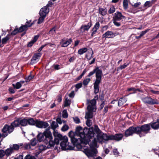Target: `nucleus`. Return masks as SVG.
Returning <instances> with one entry per match:
<instances>
[{
	"mask_svg": "<svg viewBox=\"0 0 159 159\" xmlns=\"http://www.w3.org/2000/svg\"><path fill=\"white\" fill-rule=\"evenodd\" d=\"M75 133L77 135L74 134L73 135L79 137V139L82 140V142H85L86 144H89L91 146L97 145L96 139L92 138L94 136L93 127L85 128L83 130L81 127L78 126L76 127Z\"/></svg>",
	"mask_w": 159,
	"mask_h": 159,
	"instance_id": "nucleus-1",
	"label": "nucleus"
},
{
	"mask_svg": "<svg viewBox=\"0 0 159 159\" xmlns=\"http://www.w3.org/2000/svg\"><path fill=\"white\" fill-rule=\"evenodd\" d=\"M69 136L70 138L71 143H68L67 145L66 150H80L84 152V149L87 148L85 146L87 145L86 142H82V140L79 139V137L73 136L74 133L70 131L69 133Z\"/></svg>",
	"mask_w": 159,
	"mask_h": 159,
	"instance_id": "nucleus-2",
	"label": "nucleus"
},
{
	"mask_svg": "<svg viewBox=\"0 0 159 159\" xmlns=\"http://www.w3.org/2000/svg\"><path fill=\"white\" fill-rule=\"evenodd\" d=\"M109 135H107L105 134H103L102 133L98 134L97 135V140L96 138V140L97 141V145L95 146H91L89 144L90 148H84V152L89 157H92L96 156L97 153V150L95 147L97 146V142H98L100 143H102L104 141H108L109 140ZM94 137H92V138L94 139Z\"/></svg>",
	"mask_w": 159,
	"mask_h": 159,
	"instance_id": "nucleus-3",
	"label": "nucleus"
},
{
	"mask_svg": "<svg viewBox=\"0 0 159 159\" xmlns=\"http://www.w3.org/2000/svg\"><path fill=\"white\" fill-rule=\"evenodd\" d=\"M52 136L49 128H47L43 133H39L37 136V139L39 142L43 141L45 144H47L51 141Z\"/></svg>",
	"mask_w": 159,
	"mask_h": 159,
	"instance_id": "nucleus-4",
	"label": "nucleus"
},
{
	"mask_svg": "<svg viewBox=\"0 0 159 159\" xmlns=\"http://www.w3.org/2000/svg\"><path fill=\"white\" fill-rule=\"evenodd\" d=\"M27 119L21 118H16V120L12 122L10 125L9 126L10 129L9 130L10 132H12L15 128L19 126V125L22 126H26L28 125Z\"/></svg>",
	"mask_w": 159,
	"mask_h": 159,
	"instance_id": "nucleus-5",
	"label": "nucleus"
},
{
	"mask_svg": "<svg viewBox=\"0 0 159 159\" xmlns=\"http://www.w3.org/2000/svg\"><path fill=\"white\" fill-rule=\"evenodd\" d=\"M136 129L138 131V134L141 137L149 132L150 129V124L144 125L141 127H137Z\"/></svg>",
	"mask_w": 159,
	"mask_h": 159,
	"instance_id": "nucleus-6",
	"label": "nucleus"
},
{
	"mask_svg": "<svg viewBox=\"0 0 159 159\" xmlns=\"http://www.w3.org/2000/svg\"><path fill=\"white\" fill-rule=\"evenodd\" d=\"M91 103L93 106H91L89 105H88V112L86 113L85 118L86 119L92 118L93 116V112H94L96 110V106H95V102L94 100L91 101Z\"/></svg>",
	"mask_w": 159,
	"mask_h": 159,
	"instance_id": "nucleus-7",
	"label": "nucleus"
},
{
	"mask_svg": "<svg viewBox=\"0 0 159 159\" xmlns=\"http://www.w3.org/2000/svg\"><path fill=\"white\" fill-rule=\"evenodd\" d=\"M10 128L9 126L7 125H5L3 128L2 129V134L0 133V145H1V142L2 140L1 139L2 138H4L6 137L8 134L11 132H10L9 131Z\"/></svg>",
	"mask_w": 159,
	"mask_h": 159,
	"instance_id": "nucleus-8",
	"label": "nucleus"
},
{
	"mask_svg": "<svg viewBox=\"0 0 159 159\" xmlns=\"http://www.w3.org/2000/svg\"><path fill=\"white\" fill-rule=\"evenodd\" d=\"M95 77L96 78L95 82L100 83L102 78V70L98 67H96Z\"/></svg>",
	"mask_w": 159,
	"mask_h": 159,
	"instance_id": "nucleus-9",
	"label": "nucleus"
},
{
	"mask_svg": "<svg viewBox=\"0 0 159 159\" xmlns=\"http://www.w3.org/2000/svg\"><path fill=\"white\" fill-rule=\"evenodd\" d=\"M144 102L150 105L158 104V101L157 99H152L150 97H146L142 99Z\"/></svg>",
	"mask_w": 159,
	"mask_h": 159,
	"instance_id": "nucleus-10",
	"label": "nucleus"
},
{
	"mask_svg": "<svg viewBox=\"0 0 159 159\" xmlns=\"http://www.w3.org/2000/svg\"><path fill=\"white\" fill-rule=\"evenodd\" d=\"M136 127L132 126L130 127L126 130L125 132V135L126 137L132 135L133 134L136 133L138 134V132L136 129Z\"/></svg>",
	"mask_w": 159,
	"mask_h": 159,
	"instance_id": "nucleus-11",
	"label": "nucleus"
},
{
	"mask_svg": "<svg viewBox=\"0 0 159 159\" xmlns=\"http://www.w3.org/2000/svg\"><path fill=\"white\" fill-rule=\"evenodd\" d=\"M113 20H121L123 19H125V17L123 15L122 13L119 11H116L114 14Z\"/></svg>",
	"mask_w": 159,
	"mask_h": 159,
	"instance_id": "nucleus-12",
	"label": "nucleus"
},
{
	"mask_svg": "<svg viewBox=\"0 0 159 159\" xmlns=\"http://www.w3.org/2000/svg\"><path fill=\"white\" fill-rule=\"evenodd\" d=\"M45 145L41 144L39 146V149L40 151H43L47 148H49L53 147V142L52 141L48 142L47 144H45Z\"/></svg>",
	"mask_w": 159,
	"mask_h": 159,
	"instance_id": "nucleus-13",
	"label": "nucleus"
},
{
	"mask_svg": "<svg viewBox=\"0 0 159 159\" xmlns=\"http://www.w3.org/2000/svg\"><path fill=\"white\" fill-rule=\"evenodd\" d=\"M35 125L37 127L39 128H45L49 126L48 123L43 121H39L37 120H36Z\"/></svg>",
	"mask_w": 159,
	"mask_h": 159,
	"instance_id": "nucleus-14",
	"label": "nucleus"
},
{
	"mask_svg": "<svg viewBox=\"0 0 159 159\" xmlns=\"http://www.w3.org/2000/svg\"><path fill=\"white\" fill-rule=\"evenodd\" d=\"M62 141L60 143V146L63 150H66L67 143L68 141V138L66 136H65L62 137Z\"/></svg>",
	"mask_w": 159,
	"mask_h": 159,
	"instance_id": "nucleus-15",
	"label": "nucleus"
},
{
	"mask_svg": "<svg viewBox=\"0 0 159 159\" xmlns=\"http://www.w3.org/2000/svg\"><path fill=\"white\" fill-rule=\"evenodd\" d=\"M123 135L122 134H116L115 135H110L109 138V140H114L117 141H119L122 139Z\"/></svg>",
	"mask_w": 159,
	"mask_h": 159,
	"instance_id": "nucleus-16",
	"label": "nucleus"
},
{
	"mask_svg": "<svg viewBox=\"0 0 159 159\" xmlns=\"http://www.w3.org/2000/svg\"><path fill=\"white\" fill-rule=\"evenodd\" d=\"M49 11V8L47 6L42 8L40 9L39 14V16H42L46 17Z\"/></svg>",
	"mask_w": 159,
	"mask_h": 159,
	"instance_id": "nucleus-17",
	"label": "nucleus"
},
{
	"mask_svg": "<svg viewBox=\"0 0 159 159\" xmlns=\"http://www.w3.org/2000/svg\"><path fill=\"white\" fill-rule=\"evenodd\" d=\"M41 55L42 54L41 53L35 54L31 59V64H33L39 61Z\"/></svg>",
	"mask_w": 159,
	"mask_h": 159,
	"instance_id": "nucleus-18",
	"label": "nucleus"
},
{
	"mask_svg": "<svg viewBox=\"0 0 159 159\" xmlns=\"http://www.w3.org/2000/svg\"><path fill=\"white\" fill-rule=\"evenodd\" d=\"M92 25V23L91 21L88 23L87 25H83L80 28V30L82 32H84L85 31H88Z\"/></svg>",
	"mask_w": 159,
	"mask_h": 159,
	"instance_id": "nucleus-19",
	"label": "nucleus"
},
{
	"mask_svg": "<svg viewBox=\"0 0 159 159\" xmlns=\"http://www.w3.org/2000/svg\"><path fill=\"white\" fill-rule=\"evenodd\" d=\"M115 33H114L113 32L108 31L102 35V38H112L115 36Z\"/></svg>",
	"mask_w": 159,
	"mask_h": 159,
	"instance_id": "nucleus-20",
	"label": "nucleus"
},
{
	"mask_svg": "<svg viewBox=\"0 0 159 159\" xmlns=\"http://www.w3.org/2000/svg\"><path fill=\"white\" fill-rule=\"evenodd\" d=\"M64 40L62 39L61 41V43H62L61 46L63 47H66L69 45L72 42V39H70L67 41L64 42Z\"/></svg>",
	"mask_w": 159,
	"mask_h": 159,
	"instance_id": "nucleus-21",
	"label": "nucleus"
},
{
	"mask_svg": "<svg viewBox=\"0 0 159 159\" xmlns=\"http://www.w3.org/2000/svg\"><path fill=\"white\" fill-rule=\"evenodd\" d=\"M32 25V24H31L30 25H25L21 26L19 29V31L20 32H23L27 30V27H30Z\"/></svg>",
	"mask_w": 159,
	"mask_h": 159,
	"instance_id": "nucleus-22",
	"label": "nucleus"
},
{
	"mask_svg": "<svg viewBox=\"0 0 159 159\" xmlns=\"http://www.w3.org/2000/svg\"><path fill=\"white\" fill-rule=\"evenodd\" d=\"M21 146V145L20 144H14L10 145V147L14 152L15 151L18 150L20 147Z\"/></svg>",
	"mask_w": 159,
	"mask_h": 159,
	"instance_id": "nucleus-23",
	"label": "nucleus"
},
{
	"mask_svg": "<svg viewBox=\"0 0 159 159\" xmlns=\"http://www.w3.org/2000/svg\"><path fill=\"white\" fill-rule=\"evenodd\" d=\"M100 83L94 82L93 84V87L94 89V92L95 94L99 92V86Z\"/></svg>",
	"mask_w": 159,
	"mask_h": 159,
	"instance_id": "nucleus-24",
	"label": "nucleus"
},
{
	"mask_svg": "<svg viewBox=\"0 0 159 159\" xmlns=\"http://www.w3.org/2000/svg\"><path fill=\"white\" fill-rule=\"evenodd\" d=\"M150 126L154 129H157L159 128V121L150 123Z\"/></svg>",
	"mask_w": 159,
	"mask_h": 159,
	"instance_id": "nucleus-25",
	"label": "nucleus"
},
{
	"mask_svg": "<svg viewBox=\"0 0 159 159\" xmlns=\"http://www.w3.org/2000/svg\"><path fill=\"white\" fill-rule=\"evenodd\" d=\"M152 5V2L150 1H147L144 3V9L141 8V11H144L148 7H150Z\"/></svg>",
	"mask_w": 159,
	"mask_h": 159,
	"instance_id": "nucleus-26",
	"label": "nucleus"
},
{
	"mask_svg": "<svg viewBox=\"0 0 159 159\" xmlns=\"http://www.w3.org/2000/svg\"><path fill=\"white\" fill-rule=\"evenodd\" d=\"M127 99L125 98H121L119 100L118 104L119 106H122L127 101Z\"/></svg>",
	"mask_w": 159,
	"mask_h": 159,
	"instance_id": "nucleus-27",
	"label": "nucleus"
},
{
	"mask_svg": "<svg viewBox=\"0 0 159 159\" xmlns=\"http://www.w3.org/2000/svg\"><path fill=\"white\" fill-rule=\"evenodd\" d=\"M93 128V132H94V131L96 133L97 135L102 133L99 128L97 125H94V128ZM94 133V134L95 133Z\"/></svg>",
	"mask_w": 159,
	"mask_h": 159,
	"instance_id": "nucleus-28",
	"label": "nucleus"
},
{
	"mask_svg": "<svg viewBox=\"0 0 159 159\" xmlns=\"http://www.w3.org/2000/svg\"><path fill=\"white\" fill-rule=\"evenodd\" d=\"M53 130V134L55 138H58L60 139H62L63 137L61 134H59L57 130Z\"/></svg>",
	"mask_w": 159,
	"mask_h": 159,
	"instance_id": "nucleus-29",
	"label": "nucleus"
},
{
	"mask_svg": "<svg viewBox=\"0 0 159 159\" xmlns=\"http://www.w3.org/2000/svg\"><path fill=\"white\" fill-rule=\"evenodd\" d=\"M28 121V125H35L36 124V120H34L32 118L27 119Z\"/></svg>",
	"mask_w": 159,
	"mask_h": 159,
	"instance_id": "nucleus-30",
	"label": "nucleus"
},
{
	"mask_svg": "<svg viewBox=\"0 0 159 159\" xmlns=\"http://www.w3.org/2000/svg\"><path fill=\"white\" fill-rule=\"evenodd\" d=\"M99 11L100 14L102 16H104L107 14V10L106 8H99Z\"/></svg>",
	"mask_w": 159,
	"mask_h": 159,
	"instance_id": "nucleus-31",
	"label": "nucleus"
},
{
	"mask_svg": "<svg viewBox=\"0 0 159 159\" xmlns=\"http://www.w3.org/2000/svg\"><path fill=\"white\" fill-rule=\"evenodd\" d=\"M51 128L54 130H55L56 128L58 127V125L56 122L53 121L51 123Z\"/></svg>",
	"mask_w": 159,
	"mask_h": 159,
	"instance_id": "nucleus-32",
	"label": "nucleus"
},
{
	"mask_svg": "<svg viewBox=\"0 0 159 159\" xmlns=\"http://www.w3.org/2000/svg\"><path fill=\"white\" fill-rule=\"evenodd\" d=\"M98 95H96L95 97H94V98H93V99L91 100H87V104L88 105H91V106H93V104L92 103H91V101L93 100H94L95 101V106H96V100L97 99H98Z\"/></svg>",
	"mask_w": 159,
	"mask_h": 159,
	"instance_id": "nucleus-33",
	"label": "nucleus"
},
{
	"mask_svg": "<svg viewBox=\"0 0 159 159\" xmlns=\"http://www.w3.org/2000/svg\"><path fill=\"white\" fill-rule=\"evenodd\" d=\"M6 155L7 156H10L11 154L13 152L12 150L10 147L9 148L7 149L5 151Z\"/></svg>",
	"mask_w": 159,
	"mask_h": 159,
	"instance_id": "nucleus-34",
	"label": "nucleus"
},
{
	"mask_svg": "<svg viewBox=\"0 0 159 159\" xmlns=\"http://www.w3.org/2000/svg\"><path fill=\"white\" fill-rule=\"evenodd\" d=\"M88 50L87 48H84L80 49L78 51V53L80 55H82L86 52Z\"/></svg>",
	"mask_w": 159,
	"mask_h": 159,
	"instance_id": "nucleus-35",
	"label": "nucleus"
},
{
	"mask_svg": "<svg viewBox=\"0 0 159 159\" xmlns=\"http://www.w3.org/2000/svg\"><path fill=\"white\" fill-rule=\"evenodd\" d=\"M62 139H60L58 138H55L54 141H53L52 139L51 140V141L53 142V146L55 144L56 145H57L59 143V141L60 140H61Z\"/></svg>",
	"mask_w": 159,
	"mask_h": 159,
	"instance_id": "nucleus-36",
	"label": "nucleus"
},
{
	"mask_svg": "<svg viewBox=\"0 0 159 159\" xmlns=\"http://www.w3.org/2000/svg\"><path fill=\"white\" fill-rule=\"evenodd\" d=\"M46 17L42 16H40V17L38 19L37 23L38 24H40L43 21Z\"/></svg>",
	"mask_w": 159,
	"mask_h": 159,
	"instance_id": "nucleus-37",
	"label": "nucleus"
},
{
	"mask_svg": "<svg viewBox=\"0 0 159 159\" xmlns=\"http://www.w3.org/2000/svg\"><path fill=\"white\" fill-rule=\"evenodd\" d=\"M71 103V100L68 98H66L65 102V107H67L70 105Z\"/></svg>",
	"mask_w": 159,
	"mask_h": 159,
	"instance_id": "nucleus-38",
	"label": "nucleus"
},
{
	"mask_svg": "<svg viewBox=\"0 0 159 159\" xmlns=\"http://www.w3.org/2000/svg\"><path fill=\"white\" fill-rule=\"evenodd\" d=\"M91 79L90 78H86L84 80L83 82V84L84 85L87 86L89 83L90 82Z\"/></svg>",
	"mask_w": 159,
	"mask_h": 159,
	"instance_id": "nucleus-39",
	"label": "nucleus"
},
{
	"mask_svg": "<svg viewBox=\"0 0 159 159\" xmlns=\"http://www.w3.org/2000/svg\"><path fill=\"white\" fill-rule=\"evenodd\" d=\"M128 0H123V7L124 9L125 10L128 8Z\"/></svg>",
	"mask_w": 159,
	"mask_h": 159,
	"instance_id": "nucleus-40",
	"label": "nucleus"
},
{
	"mask_svg": "<svg viewBox=\"0 0 159 159\" xmlns=\"http://www.w3.org/2000/svg\"><path fill=\"white\" fill-rule=\"evenodd\" d=\"M116 10V9L115 7L112 6L110 7L108 11V12L109 14H111L114 13Z\"/></svg>",
	"mask_w": 159,
	"mask_h": 159,
	"instance_id": "nucleus-41",
	"label": "nucleus"
},
{
	"mask_svg": "<svg viewBox=\"0 0 159 159\" xmlns=\"http://www.w3.org/2000/svg\"><path fill=\"white\" fill-rule=\"evenodd\" d=\"M10 38L9 37L8 35H7L6 37L2 39V43L3 44H6L7 42L10 39Z\"/></svg>",
	"mask_w": 159,
	"mask_h": 159,
	"instance_id": "nucleus-42",
	"label": "nucleus"
},
{
	"mask_svg": "<svg viewBox=\"0 0 159 159\" xmlns=\"http://www.w3.org/2000/svg\"><path fill=\"white\" fill-rule=\"evenodd\" d=\"M12 86L14 88L16 89H20V88H21V87L22 86L20 83L19 82H17L16 83V84H13Z\"/></svg>",
	"mask_w": 159,
	"mask_h": 159,
	"instance_id": "nucleus-43",
	"label": "nucleus"
},
{
	"mask_svg": "<svg viewBox=\"0 0 159 159\" xmlns=\"http://www.w3.org/2000/svg\"><path fill=\"white\" fill-rule=\"evenodd\" d=\"M57 27L55 26L50 30L49 32V34L52 35L53 34L55 33Z\"/></svg>",
	"mask_w": 159,
	"mask_h": 159,
	"instance_id": "nucleus-44",
	"label": "nucleus"
},
{
	"mask_svg": "<svg viewBox=\"0 0 159 159\" xmlns=\"http://www.w3.org/2000/svg\"><path fill=\"white\" fill-rule=\"evenodd\" d=\"M100 27V24L99 22H97L95 25H94L93 28V30H98Z\"/></svg>",
	"mask_w": 159,
	"mask_h": 159,
	"instance_id": "nucleus-45",
	"label": "nucleus"
},
{
	"mask_svg": "<svg viewBox=\"0 0 159 159\" xmlns=\"http://www.w3.org/2000/svg\"><path fill=\"white\" fill-rule=\"evenodd\" d=\"M62 116L64 118H67L68 116V115L67 112V111L64 110L62 112Z\"/></svg>",
	"mask_w": 159,
	"mask_h": 159,
	"instance_id": "nucleus-46",
	"label": "nucleus"
},
{
	"mask_svg": "<svg viewBox=\"0 0 159 159\" xmlns=\"http://www.w3.org/2000/svg\"><path fill=\"white\" fill-rule=\"evenodd\" d=\"M92 124V120L89 119H87L86 121V124L88 127L91 126Z\"/></svg>",
	"mask_w": 159,
	"mask_h": 159,
	"instance_id": "nucleus-47",
	"label": "nucleus"
},
{
	"mask_svg": "<svg viewBox=\"0 0 159 159\" xmlns=\"http://www.w3.org/2000/svg\"><path fill=\"white\" fill-rule=\"evenodd\" d=\"M138 89H136L134 88V87H131L130 88H129L127 89V91H133V92L130 93L129 94H132V93H135V92L136 90H138Z\"/></svg>",
	"mask_w": 159,
	"mask_h": 159,
	"instance_id": "nucleus-48",
	"label": "nucleus"
},
{
	"mask_svg": "<svg viewBox=\"0 0 159 159\" xmlns=\"http://www.w3.org/2000/svg\"><path fill=\"white\" fill-rule=\"evenodd\" d=\"M37 143V140L36 139H34L31 140L30 145L32 146H35Z\"/></svg>",
	"mask_w": 159,
	"mask_h": 159,
	"instance_id": "nucleus-49",
	"label": "nucleus"
},
{
	"mask_svg": "<svg viewBox=\"0 0 159 159\" xmlns=\"http://www.w3.org/2000/svg\"><path fill=\"white\" fill-rule=\"evenodd\" d=\"M25 159H36V158L34 156L28 154L25 157Z\"/></svg>",
	"mask_w": 159,
	"mask_h": 159,
	"instance_id": "nucleus-50",
	"label": "nucleus"
},
{
	"mask_svg": "<svg viewBox=\"0 0 159 159\" xmlns=\"http://www.w3.org/2000/svg\"><path fill=\"white\" fill-rule=\"evenodd\" d=\"M69 127L67 125H64L61 128V130L63 131H67L69 129Z\"/></svg>",
	"mask_w": 159,
	"mask_h": 159,
	"instance_id": "nucleus-51",
	"label": "nucleus"
},
{
	"mask_svg": "<svg viewBox=\"0 0 159 159\" xmlns=\"http://www.w3.org/2000/svg\"><path fill=\"white\" fill-rule=\"evenodd\" d=\"M34 77V76H32L31 75H29L28 77L25 78V81L26 82H29Z\"/></svg>",
	"mask_w": 159,
	"mask_h": 159,
	"instance_id": "nucleus-52",
	"label": "nucleus"
},
{
	"mask_svg": "<svg viewBox=\"0 0 159 159\" xmlns=\"http://www.w3.org/2000/svg\"><path fill=\"white\" fill-rule=\"evenodd\" d=\"M20 32L18 28L16 27L14 30L11 32V34L12 35H16L17 33Z\"/></svg>",
	"mask_w": 159,
	"mask_h": 159,
	"instance_id": "nucleus-53",
	"label": "nucleus"
},
{
	"mask_svg": "<svg viewBox=\"0 0 159 159\" xmlns=\"http://www.w3.org/2000/svg\"><path fill=\"white\" fill-rule=\"evenodd\" d=\"M113 23L114 25L117 26H119L120 25V22H118V21H119L118 20H113Z\"/></svg>",
	"mask_w": 159,
	"mask_h": 159,
	"instance_id": "nucleus-54",
	"label": "nucleus"
},
{
	"mask_svg": "<svg viewBox=\"0 0 159 159\" xmlns=\"http://www.w3.org/2000/svg\"><path fill=\"white\" fill-rule=\"evenodd\" d=\"M129 64V63H125L123 65L120 66L119 68L120 70H122L126 68Z\"/></svg>",
	"mask_w": 159,
	"mask_h": 159,
	"instance_id": "nucleus-55",
	"label": "nucleus"
},
{
	"mask_svg": "<svg viewBox=\"0 0 159 159\" xmlns=\"http://www.w3.org/2000/svg\"><path fill=\"white\" fill-rule=\"evenodd\" d=\"M96 71V68L94 69L91 72H90L89 74H88V75H87V77H90L92 75H93L95 73V72Z\"/></svg>",
	"mask_w": 159,
	"mask_h": 159,
	"instance_id": "nucleus-56",
	"label": "nucleus"
},
{
	"mask_svg": "<svg viewBox=\"0 0 159 159\" xmlns=\"http://www.w3.org/2000/svg\"><path fill=\"white\" fill-rule=\"evenodd\" d=\"M6 155L5 151L2 150H0V158L3 157Z\"/></svg>",
	"mask_w": 159,
	"mask_h": 159,
	"instance_id": "nucleus-57",
	"label": "nucleus"
},
{
	"mask_svg": "<svg viewBox=\"0 0 159 159\" xmlns=\"http://www.w3.org/2000/svg\"><path fill=\"white\" fill-rule=\"evenodd\" d=\"M82 86V84L81 82L78 83L75 85V88L77 89H79L81 88Z\"/></svg>",
	"mask_w": 159,
	"mask_h": 159,
	"instance_id": "nucleus-58",
	"label": "nucleus"
},
{
	"mask_svg": "<svg viewBox=\"0 0 159 159\" xmlns=\"http://www.w3.org/2000/svg\"><path fill=\"white\" fill-rule=\"evenodd\" d=\"M139 10H137L135 9H130L129 10V11L130 12H131L133 13L134 14L139 12Z\"/></svg>",
	"mask_w": 159,
	"mask_h": 159,
	"instance_id": "nucleus-59",
	"label": "nucleus"
},
{
	"mask_svg": "<svg viewBox=\"0 0 159 159\" xmlns=\"http://www.w3.org/2000/svg\"><path fill=\"white\" fill-rule=\"evenodd\" d=\"M53 66L54 69L56 70H58L61 69L60 66L58 64H54Z\"/></svg>",
	"mask_w": 159,
	"mask_h": 159,
	"instance_id": "nucleus-60",
	"label": "nucleus"
},
{
	"mask_svg": "<svg viewBox=\"0 0 159 159\" xmlns=\"http://www.w3.org/2000/svg\"><path fill=\"white\" fill-rule=\"evenodd\" d=\"M76 124H78L80 123V121L79 119L77 117L73 118Z\"/></svg>",
	"mask_w": 159,
	"mask_h": 159,
	"instance_id": "nucleus-61",
	"label": "nucleus"
},
{
	"mask_svg": "<svg viewBox=\"0 0 159 159\" xmlns=\"http://www.w3.org/2000/svg\"><path fill=\"white\" fill-rule=\"evenodd\" d=\"M75 92L74 91H72L71 93L69 94V96L70 98H73L75 96Z\"/></svg>",
	"mask_w": 159,
	"mask_h": 159,
	"instance_id": "nucleus-62",
	"label": "nucleus"
},
{
	"mask_svg": "<svg viewBox=\"0 0 159 159\" xmlns=\"http://www.w3.org/2000/svg\"><path fill=\"white\" fill-rule=\"evenodd\" d=\"M8 90L9 92L11 93H14L15 92V89L12 88H9Z\"/></svg>",
	"mask_w": 159,
	"mask_h": 159,
	"instance_id": "nucleus-63",
	"label": "nucleus"
},
{
	"mask_svg": "<svg viewBox=\"0 0 159 159\" xmlns=\"http://www.w3.org/2000/svg\"><path fill=\"white\" fill-rule=\"evenodd\" d=\"M154 151L155 153L158 155L159 157V147H158L157 149H154Z\"/></svg>",
	"mask_w": 159,
	"mask_h": 159,
	"instance_id": "nucleus-64",
	"label": "nucleus"
}]
</instances>
